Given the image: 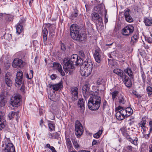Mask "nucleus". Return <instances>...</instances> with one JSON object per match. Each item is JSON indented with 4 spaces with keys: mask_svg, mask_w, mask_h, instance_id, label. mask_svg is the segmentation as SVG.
Masks as SVG:
<instances>
[{
    "mask_svg": "<svg viewBox=\"0 0 152 152\" xmlns=\"http://www.w3.org/2000/svg\"><path fill=\"white\" fill-rule=\"evenodd\" d=\"M82 62V61L80 56L76 54H73L71 56L70 60L68 58H65L64 59L63 68L66 73L69 72L68 74L71 75L74 68L73 65H81Z\"/></svg>",
    "mask_w": 152,
    "mask_h": 152,
    "instance_id": "obj_1",
    "label": "nucleus"
},
{
    "mask_svg": "<svg viewBox=\"0 0 152 152\" xmlns=\"http://www.w3.org/2000/svg\"><path fill=\"white\" fill-rule=\"evenodd\" d=\"M70 30L71 37L74 40L80 42H85L86 40V34L84 33H80V28L77 25H72L70 26Z\"/></svg>",
    "mask_w": 152,
    "mask_h": 152,
    "instance_id": "obj_2",
    "label": "nucleus"
},
{
    "mask_svg": "<svg viewBox=\"0 0 152 152\" xmlns=\"http://www.w3.org/2000/svg\"><path fill=\"white\" fill-rule=\"evenodd\" d=\"M120 130L123 135L131 143L135 145H137V138L135 137H134L133 139L131 138L129 135V132L127 130L126 127H123L120 129Z\"/></svg>",
    "mask_w": 152,
    "mask_h": 152,
    "instance_id": "obj_3",
    "label": "nucleus"
},
{
    "mask_svg": "<svg viewBox=\"0 0 152 152\" xmlns=\"http://www.w3.org/2000/svg\"><path fill=\"white\" fill-rule=\"evenodd\" d=\"M21 96L19 94H16L11 98L10 104L14 107H18L20 105Z\"/></svg>",
    "mask_w": 152,
    "mask_h": 152,
    "instance_id": "obj_4",
    "label": "nucleus"
},
{
    "mask_svg": "<svg viewBox=\"0 0 152 152\" xmlns=\"http://www.w3.org/2000/svg\"><path fill=\"white\" fill-rule=\"evenodd\" d=\"M75 134L77 137H79L83 134L84 132L83 127L80 122L77 120L75 124Z\"/></svg>",
    "mask_w": 152,
    "mask_h": 152,
    "instance_id": "obj_5",
    "label": "nucleus"
},
{
    "mask_svg": "<svg viewBox=\"0 0 152 152\" xmlns=\"http://www.w3.org/2000/svg\"><path fill=\"white\" fill-rule=\"evenodd\" d=\"M92 20L96 23L97 26H99L103 25L102 18L100 16L99 14L95 12L91 15Z\"/></svg>",
    "mask_w": 152,
    "mask_h": 152,
    "instance_id": "obj_6",
    "label": "nucleus"
},
{
    "mask_svg": "<svg viewBox=\"0 0 152 152\" xmlns=\"http://www.w3.org/2000/svg\"><path fill=\"white\" fill-rule=\"evenodd\" d=\"M134 31V27L132 25H129L125 26L121 30L122 34L125 36L131 34Z\"/></svg>",
    "mask_w": 152,
    "mask_h": 152,
    "instance_id": "obj_7",
    "label": "nucleus"
},
{
    "mask_svg": "<svg viewBox=\"0 0 152 152\" xmlns=\"http://www.w3.org/2000/svg\"><path fill=\"white\" fill-rule=\"evenodd\" d=\"M90 100L96 104L100 107L101 101V98L99 96L95 94L91 95L89 99Z\"/></svg>",
    "mask_w": 152,
    "mask_h": 152,
    "instance_id": "obj_8",
    "label": "nucleus"
},
{
    "mask_svg": "<svg viewBox=\"0 0 152 152\" xmlns=\"http://www.w3.org/2000/svg\"><path fill=\"white\" fill-rule=\"evenodd\" d=\"M72 95L71 99L73 101L77 100L78 98V88L76 87H71L70 89Z\"/></svg>",
    "mask_w": 152,
    "mask_h": 152,
    "instance_id": "obj_9",
    "label": "nucleus"
},
{
    "mask_svg": "<svg viewBox=\"0 0 152 152\" xmlns=\"http://www.w3.org/2000/svg\"><path fill=\"white\" fill-rule=\"evenodd\" d=\"M53 68L56 72L58 71L62 76L65 75V74L63 70L62 66L59 63L54 62L53 64Z\"/></svg>",
    "mask_w": 152,
    "mask_h": 152,
    "instance_id": "obj_10",
    "label": "nucleus"
},
{
    "mask_svg": "<svg viewBox=\"0 0 152 152\" xmlns=\"http://www.w3.org/2000/svg\"><path fill=\"white\" fill-rule=\"evenodd\" d=\"M23 73L21 71H18L16 75L15 83L18 85H21L23 81Z\"/></svg>",
    "mask_w": 152,
    "mask_h": 152,
    "instance_id": "obj_11",
    "label": "nucleus"
},
{
    "mask_svg": "<svg viewBox=\"0 0 152 152\" xmlns=\"http://www.w3.org/2000/svg\"><path fill=\"white\" fill-rule=\"evenodd\" d=\"M6 122L4 113L0 111V131L5 127Z\"/></svg>",
    "mask_w": 152,
    "mask_h": 152,
    "instance_id": "obj_12",
    "label": "nucleus"
},
{
    "mask_svg": "<svg viewBox=\"0 0 152 152\" xmlns=\"http://www.w3.org/2000/svg\"><path fill=\"white\" fill-rule=\"evenodd\" d=\"M92 70V69H90L89 68L88 69L84 67L83 69H80V74L82 76L86 77L91 74Z\"/></svg>",
    "mask_w": 152,
    "mask_h": 152,
    "instance_id": "obj_13",
    "label": "nucleus"
},
{
    "mask_svg": "<svg viewBox=\"0 0 152 152\" xmlns=\"http://www.w3.org/2000/svg\"><path fill=\"white\" fill-rule=\"evenodd\" d=\"M81 65L84 66L86 68H89L90 69H92L93 67V63L91 60L89 58H87L86 60L84 62L82 63Z\"/></svg>",
    "mask_w": 152,
    "mask_h": 152,
    "instance_id": "obj_14",
    "label": "nucleus"
},
{
    "mask_svg": "<svg viewBox=\"0 0 152 152\" xmlns=\"http://www.w3.org/2000/svg\"><path fill=\"white\" fill-rule=\"evenodd\" d=\"M14 64L12 66L15 67L17 66L19 67H23L24 64V63L21 59L18 58L15 59L13 61Z\"/></svg>",
    "mask_w": 152,
    "mask_h": 152,
    "instance_id": "obj_15",
    "label": "nucleus"
},
{
    "mask_svg": "<svg viewBox=\"0 0 152 152\" xmlns=\"http://www.w3.org/2000/svg\"><path fill=\"white\" fill-rule=\"evenodd\" d=\"M101 50L99 48H97L95 50L94 54V57L96 62L99 63L101 62Z\"/></svg>",
    "mask_w": 152,
    "mask_h": 152,
    "instance_id": "obj_16",
    "label": "nucleus"
},
{
    "mask_svg": "<svg viewBox=\"0 0 152 152\" xmlns=\"http://www.w3.org/2000/svg\"><path fill=\"white\" fill-rule=\"evenodd\" d=\"M88 106L89 109L91 110H97L99 107L96 104L89 99L88 102Z\"/></svg>",
    "mask_w": 152,
    "mask_h": 152,
    "instance_id": "obj_17",
    "label": "nucleus"
},
{
    "mask_svg": "<svg viewBox=\"0 0 152 152\" xmlns=\"http://www.w3.org/2000/svg\"><path fill=\"white\" fill-rule=\"evenodd\" d=\"M48 86L49 88H52L55 91H58L59 89L63 87L62 83L61 82L53 85L49 84L48 85Z\"/></svg>",
    "mask_w": 152,
    "mask_h": 152,
    "instance_id": "obj_18",
    "label": "nucleus"
},
{
    "mask_svg": "<svg viewBox=\"0 0 152 152\" xmlns=\"http://www.w3.org/2000/svg\"><path fill=\"white\" fill-rule=\"evenodd\" d=\"M83 94L85 99H87L89 95V86L87 84L85 85L83 88Z\"/></svg>",
    "mask_w": 152,
    "mask_h": 152,
    "instance_id": "obj_19",
    "label": "nucleus"
},
{
    "mask_svg": "<svg viewBox=\"0 0 152 152\" xmlns=\"http://www.w3.org/2000/svg\"><path fill=\"white\" fill-rule=\"evenodd\" d=\"M4 152H15V147L13 144L11 143H8L6 145V147L4 149Z\"/></svg>",
    "mask_w": 152,
    "mask_h": 152,
    "instance_id": "obj_20",
    "label": "nucleus"
},
{
    "mask_svg": "<svg viewBox=\"0 0 152 152\" xmlns=\"http://www.w3.org/2000/svg\"><path fill=\"white\" fill-rule=\"evenodd\" d=\"M5 81L6 84L9 87L12 86V81L11 79V75L10 73L6 74L4 77Z\"/></svg>",
    "mask_w": 152,
    "mask_h": 152,
    "instance_id": "obj_21",
    "label": "nucleus"
},
{
    "mask_svg": "<svg viewBox=\"0 0 152 152\" xmlns=\"http://www.w3.org/2000/svg\"><path fill=\"white\" fill-rule=\"evenodd\" d=\"M117 100L120 105L124 104L126 102L124 96L122 94L118 96Z\"/></svg>",
    "mask_w": 152,
    "mask_h": 152,
    "instance_id": "obj_22",
    "label": "nucleus"
},
{
    "mask_svg": "<svg viewBox=\"0 0 152 152\" xmlns=\"http://www.w3.org/2000/svg\"><path fill=\"white\" fill-rule=\"evenodd\" d=\"M78 104L79 105L80 110L81 113H83L85 110L84 102H83V99H79L78 102Z\"/></svg>",
    "mask_w": 152,
    "mask_h": 152,
    "instance_id": "obj_23",
    "label": "nucleus"
},
{
    "mask_svg": "<svg viewBox=\"0 0 152 152\" xmlns=\"http://www.w3.org/2000/svg\"><path fill=\"white\" fill-rule=\"evenodd\" d=\"M47 26L48 28L49 32L50 34H52L55 33V30L56 28L54 25L48 23L47 24Z\"/></svg>",
    "mask_w": 152,
    "mask_h": 152,
    "instance_id": "obj_24",
    "label": "nucleus"
},
{
    "mask_svg": "<svg viewBox=\"0 0 152 152\" xmlns=\"http://www.w3.org/2000/svg\"><path fill=\"white\" fill-rule=\"evenodd\" d=\"M113 72L114 73L117 74L121 78L125 74L122 70L119 69H115Z\"/></svg>",
    "mask_w": 152,
    "mask_h": 152,
    "instance_id": "obj_25",
    "label": "nucleus"
},
{
    "mask_svg": "<svg viewBox=\"0 0 152 152\" xmlns=\"http://www.w3.org/2000/svg\"><path fill=\"white\" fill-rule=\"evenodd\" d=\"M48 125L50 131L51 132L52 131H55V126L53 121H48Z\"/></svg>",
    "mask_w": 152,
    "mask_h": 152,
    "instance_id": "obj_26",
    "label": "nucleus"
},
{
    "mask_svg": "<svg viewBox=\"0 0 152 152\" xmlns=\"http://www.w3.org/2000/svg\"><path fill=\"white\" fill-rule=\"evenodd\" d=\"M144 22L147 26H150L152 23V18H150L145 17L144 19Z\"/></svg>",
    "mask_w": 152,
    "mask_h": 152,
    "instance_id": "obj_27",
    "label": "nucleus"
},
{
    "mask_svg": "<svg viewBox=\"0 0 152 152\" xmlns=\"http://www.w3.org/2000/svg\"><path fill=\"white\" fill-rule=\"evenodd\" d=\"M48 33L47 29L46 28H44L42 29V34L43 36V40L44 41L47 40Z\"/></svg>",
    "mask_w": 152,
    "mask_h": 152,
    "instance_id": "obj_28",
    "label": "nucleus"
},
{
    "mask_svg": "<svg viewBox=\"0 0 152 152\" xmlns=\"http://www.w3.org/2000/svg\"><path fill=\"white\" fill-rule=\"evenodd\" d=\"M124 71L125 73L127 74L129 77H130L131 78H133V72L131 68L128 67L124 69Z\"/></svg>",
    "mask_w": 152,
    "mask_h": 152,
    "instance_id": "obj_29",
    "label": "nucleus"
},
{
    "mask_svg": "<svg viewBox=\"0 0 152 152\" xmlns=\"http://www.w3.org/2000/svg\"><path fill=\"white\" fill-rule=\"evenodd\" d=\"M15 115H16L17 117H18V112H15L14 111H11L10 112L8 115V117L9 120H12Z\"/></svg>",
    "mask_w": 152,
    "mask_h": 152,
    "instance_id": "obj_30",
    "label": "nucleus"
},
{
    "mask_svg": "<svg viewBox=\"0 0 152 152\" xmlns=\"http://www.w3.org/2000/svg\"><path fill=\"white\" fill-rule=\"evenodd\" d=\"M115 117L119 121L123 120L125 118V117L123 116L122 114L120 113V112L119 111L116 113Z\"/></svg>",
    "mask_w": 152,
    "mask_h": 152,
    "instance_id": "obj_31",
    "label": "nucleus"
},
{
    "mask_svg": "<svg viewBox=\"0 0 152 152\" xmlns=\"http://www.w3.org/2000/svg\"><path fill=\"white\" fill-rule=\"evenodd\" d=\"M138 36L137 34H135L131 37V43L132 44H134L136 43L138 39Z\"/></svg>",
    "mask_w": 152,
    "mask_h": 152,
    "instance_id": "obj_32",
    "label": "nucleus"
},
{
    "mask_svg": "<svg viewBox=\"0 0 152 152\" xmlns=\"http://www.w3.org/2000/svg\"><path fill=\"white\" fill-rule=\"evenodd\" d=\"M140 75L142 80V81L143 83V86H145V83L146 76L142 68H141L140 70Z\"/></svg>",
    "mask_w": 152,
    "mask_h": 152,
    "instance_id": "obj_33",
    "label": "nucleus"
},
{
    "mask_svg": "<svg viewBox=\"0 0 152 152\" xmlns=\"http://www.w3.org/2000/svg\"><path fill=\"white\" fill-rule=\"evenodd\" d=\"M71 140L75 148L77 149L79 148V145L76 140V138L75 137H72Z\"/></svg>",
    "mask_w": 152,
    "mask_h": 152,
    "instance_id": "obj_34",
    "label": "nucleus"
},
{
    "mask_svg": "<svg viewBox=\"0 0 152 152\" xmlns=\"http://www.w3.org/2000/svg\"><path fill=\"white\" fill-rule=\"evenodd\" d=\"M79 55L80 56V59H81V60L82 61V62L85 59L86 57L87 54H85L84 53V52L83 50H80L79 52Z\"/></svg>",
    "mask_w": 152,
    "mask_h": 152,
    "instance_id": "obj_35",
    "label": "nucleus"
},
{
    "mask_svg": "<svg viewBox=\"0 0 152 152\" xmlns=\"http://www.w3.org/2000/svg\"><path fill=\"white\" fill-rule=\"evenodd\" d=\"M23 26L21 25L18 24L16 27V32L18 34H19L22 32L23 30Z\"/></svg>",
    "mask_w": 152,
    "mask_h": 152,
    "instance_id": "obj_36",
    "label": "nucleus"
},
{
    "mask_svg": "<svg viewBox=\"0 0 152 152\" xmlns=\"http://www.w3.org/2000/svg\"><path fill=\"white\" fill-rule=\"evenodd\" d=\"M0 106L1 107H3L5 105L6 101L5 100V99L3 96H2L1 95L0 96Z\"/></svg>",
    "mask_w": 152,
    "mask_h": 152,
    "instance_id": "obj_37",
    "label": "nucleus"
},
{
    "mask_svg": "<svg viewBox=\"0 0 152 152\" xmlns=\"http://www.w3.org/2000/svg\"><path fill=\"white\" fill-rule=\"evenodd\" d=\"M102 130H99L97 132L94 134L93 137L95 138H99L102 134Z\"/></svg>",
    "mask_w": 152,
    "mask_h": 152,
    "instance_id": "obj_38",
    "label": "nucleus"
},
{
    "mask_svg": "<svg viewBox=\"0 0 152 152\" xmlns=\"http://www.w3.org/2000/svg\"><path fill=\"white\" fill-rule=\"evenodd\" d=\"M119 91H118L115 90L111 93L113 101H114Z\"/></svg>",
    "mask_w": 152,
    "mask_h": 152,
    "instance_id": "obj_39",
    "label": "nucleus"
},
{
    "mask_svg": "<svg viewBox=\"0 0 152 152\" xmlns=\"http://www.w3.org/2000/svg\"><path fill=\"white\" fill-rule=\"evenodd\" d=\"M125 109L126 112L127 113L128 117L132 114L133 111L132 108L130 107H128L126 108Z\"/></svg>",
    "mask_w": 152,
    "mask_h": 152,
    "instance_id": "obj_40",
    "label": "nucleus"
},
{
    "mask_svg": "<svg viewBox=\"0 0 152 152\" xmlns=\"http://www.w3.org/2000/svg\"><path fill=\"white\" fill-rule=\"evenodd\" d=\"M146 91L148 96L152 95V87L150 86H148L146 88Z\"/></svg>",
    "mask_w": 152,
    "mask_h": 152,
    "instance_id": "obj_41",
    "label": "nucleus"
},
{
    "mask_svg": "<svg viewBox=\"0 0 152 152\" xmlns=\"http://www.w3.org/2000/svg\"><path fill=\"white\" fill-rule=\"evenodd\" d=\"M120 113L122 114V115L124 117H125V118L128 117L127 113L126 112V109H124L119 111Z\"/></svg>",
    "mask_w": 152,
    "mask_h": 152,
    "instance_id": "obj_42",
    "label": "nucleus"
},
{
    "mask_svg": "<svg viewBox=\"0 0 152 152\" xmlns=\"http://www.w3.org/2000/svg\"><path fill=\"white\" fill-rule=\"evenodd\" d=\"M26 21V18H22L19 20L18 24L21 26H24L26 25L25 22Z\"/></svg>",
    "mask_w": 152,
    "mask_h": 152,
    "instance_id": "obj_43",
    "label": "nucleus"
},
{
    "mask_svg": "<svg viewBox=\"0 0 152 152\" xmlns=\"http://www.w3.org/2000/svg\"><path fill=\"white\" fill-rule=\"evenodd\" d=\"M122 78V81H123L124 83L127 82L129 80H130L129 77L125 74L121 77Z\"/></svg>",
    "mask_w": 152,
    "mask_h": 152,
    "instance_id": "obj_44",
    "label": "nucleus"
},
{
    "mask_svg": "<svg viewBox=\"0 0 152 152\" xmlns=\"http://www.w3.org/2000/svg\"><path fill=\"white\" fill-rule=\"evenodd\" d=\"M145 121H141V123L139 124V125L143 129L144 131H145Z\"/></svg>",
    "mask_w": 152,
    "mask_h": 152,
    "instance_id": "obj_45",
    "label": "nucleus"
},
{
    "mask_svg": "<svg viewBox=\"0 0 152 152\" xmlns=\"http://www.w3.org/2000/svg\"><path fill=\"white\" fill-rule=\"evenodd\" d=\"M68 149V150L69 152H77L76 151H73V147L72 144L68 145H66Z\"/></svg>",
    "mask_w": 152,
    "mask_h": 152,
    "instance_id": "obj_46",
    "label": "nucleus"
},
{
    "mask_svg": "<svg viewBox=\"0 0 152 152\" xmlns=\"http://www.w3.org/2000/svg\"><path fill=\"white\" fill-rule=\"evenodd\" d=\"M108 106V104L107 103V101L104 100L102 104V109L103 110H105V109Z\"/></svg>",
    "mask_w": 152,
    "mask_h": 152,
    "instance_id": "obj_47",
    "label": "nucleus"
},
{
    "mask_svg": "<svg viewBox=\"0 0 152 152\" xmlns=\"http://www.w3.org/2000/svg\"><path fill=\"white\" fill-rule=\"evenodd\" d=\"M124 83L125 84V86L129 88H130L132 86V83L130 80H129L128 81Z\"/></svg>",
    "mask_w": 152,
    "mask_h": 152,
    "instance_id": "obj_48",
    "label": "nucleus"
},
{
    "mask_svg": "<svg viewBox=\"0 0 152 152\" xmlns=\"http://www.w3.org/2000/svg\"><path fill=\"white\" fill-rule=\"evenodd\" d=\"M77 10L75 11L71 15V18L73 19L75 18L78 15V13Z\"/></svg>",
    "mask_w": 152,
    "mask_h": 152,
    "instance_id": "obj_49",
    "label": "nucleus"
},
{
    "mask_svg": "<svg viewBox=\"0 0 152 152\" xmlns=\"http://www.w3.org/2000/svg\"><path fill=\"white\" fill-rule=\"evenodd\" d=\"M126 20L128 22L131 23L133 21V19L132 18L129 16L125 18Z\"/></svg>",
    "mask_w": 152,
    "mask_h": 152,
    "instance_id": "obj_50",
    "label": "nucleus"
},
{
    "mask_svg": "<svg viewBox=\"0 0 152 152\" xmlns=\"http://www.w3.org/2000/svg\"><path fill=\"white\" fill-rule=\"evenodd\" d=\"M130 11V10L129 9H127L125 11L124 15L125 18L130 16L129 14Z\"/></svg>",
    "mask_w": 152,
    "mask_h": 152,
    "instance_id": "obj_51",
    "label": "nucleus"
},
{
    "mask_svg": "<svg viewBox=\"0 0 152 152\" xmlns=\"http://www.w3.org/2000/svg\"><path fill=\"white\" fill-rule=\"evenodd\" d=\"M60 134L57 132L53 133V139H58L59 137Z\"/></svg>",
    "mask_w": 152,
    "mask_h": 152,
    "instance_id": "obj_52",
    "label": "nucleus"
},
{
    "mask_svg": "<svg viewBox=\"0 0 152 152\" xmlns=\"http://www.w3.org/2000/svg\"><path fill=\"white\" fill-rule=\"evenodd\" d=\"M66 145L72 144V143L70 138H66Z\"/></svg>",
    "mask_w": 152,
    "mask_h": 152,
    "instance_id": "obj_53",
    "label": "nucleus"
},
{
    "mask_svg": "<svg viewBox=\"0 0 152 152\" xmlns=\"http://www.w3.org/2000/svg\"><path fill=\"white\" fill-rule=\"evenodd\" d=\"M104 14L105 15V17H104L105 18H104V22L105 23H107L108 22L107 18V17H106V14H107V12L106 10H105V11H104Z\"/></svg>",
    "mask_w": 152,
    "mask_h": 152,
    "instance_id": "obj_54",
    "label": "nucleus"
},
{
    "mask_svg": "<svg viewBox=\"0 0 152 152\" xmlns=\"http://www.w3.org/2000/svg\"><path fill=\"white\" fill-rule=\"evenodd\" d=\"M25 87L23 83L21 87L20 88V90H21V91L24 94L25 93Z\"/></svg>",
    "mask_w": 152,
    "mask_h": 152,
    "instance_id": "obj_55",
    "label": "nucleus"
},
{
    "mask_svg": "<svg viewBox=\"0 0 152 152\" xmlns=\"http://www.w3.org/2000/svg\"><path fill=\"white\" fill-rule=\"evenodd\" d=\"M149 125L150 127V131H152V120H151L149 122Z\"/></svg>",
    "mask_w": 152,
    "mask_h": 152,
    "instance_id": "obj_56",
    "label": "nucleus"
},
{
    "mask_svg": "<svg viewBox=\"0 0 152 152\" xmlns=\"http://www.w3.org/2000/svg\"><path fill=\"white\" fill-rule=\"evenodd\" d=\"M56 77V74H53L50 76V78L52 80H55Z\"/></svg>",
    "mask_w": 152,
    "mask_h": 152,
    "instance_id": "obj_57",
    "label": "nucleus"
},
{
    "mask_svg": "<svg viewBox=\"0 0 152 152\" xmlns=\"http://www.w3.org/2000/svg\"><path fill=\"white\" fill-rule=\"evenodd\" d=\"M39 126L41 127H42L44 125V122L43 119H42L40 121L39 123Z\"/></svg>",
    "mask_w": 152,
    "mask_h": 152,
    "instance_id": "obj_58",
    "label": "nucleus"
},
{
    "mask_svg": "<svg viewBox=\"0 0 152 152\" xmlns=\"http://www.w3.org/2000/svg\"><path fill=\"white\" fill-rule=\"evenodd\" d=\"M48 135L49 136V137L51 139H53V133L52 134L50 132H49L48 133Z\"/></svg>",
    "mask_w": 152,
    "mask_h": 152,
    "instance_id": "obj_59",
    "label": "nucleus"
},
{
    "mask_svg": "<svg viewBox=\"0 0 152 152\" xmlns=\"http://www.w3.org/2000/svg\"><path fill=\"white\" fill-rule=\"evenodd\" d=\"M124 109L123 107L120 106H118V107L116 108V111H120L122 109Z\"/></svg>",
    "mask_w": 152,
    "mask_h": 152,
    "instance_id": "obj_60",
    "label": "nucleus"
},
{
    "mask_svg": "<svg viewBox=\"0 0 152 152\" xmlns=\"http://www.w3.org/2000/svg\"><path fill=\"white\" fill-rule=\"evenodd\" d=\"M126 148L128 150L130 151H132L133 148V147L131 145H128L126 147Z\"/></svg>",
    "mask_w": 152,
    "mask_h": 152,
    "instance_id": "obj_61",
    "label": "nucleus"
},
{
    "mask_svg": "<svg viewBox=\"0 0 152 152\" xmlns=\"http://www.w3.org/2000/svg\"><path fill=\"white\" fill-rule=\"evenodd\" d=\"M98 141L95 140H94L92 142V145H96Z\"/></svg>",
    "mask_w": 152,
    "mask_h": 152,
    "instance_id": "obj_62",
    "label": "nucleus"
},
{
    "mask_svg": "<svg viewBox=\"0 0 152 152\" xmlns=\"http://www.w3.org/2000/svg\"><path fill=\"white\" fill-rule=\"evenodd\" d=\"M33 71L32 70H30L29 75L30 76V78H32L33 77Z\"/></svg>",
    "mask_w": 152,
    "mask_h": 152,
    "instance_id": "obj_63",
    "label": "nucleus"
},
{
    "mask_svg": "<svg viewBox=\"0 0 152 152\" xmlns=\"http://www.w3.org/2000/svg\"><path fill=\"white\" fill-rule=\"evenodd\" d=\"M50 150L52 151V152H57L55 148L53 146L52 147Z\"/></svg>",
    "mask_w": 152,
    "mask_h": 152,
    "instance_id": "obj_64",
    "label": "nucleus"
}]
</instances>
